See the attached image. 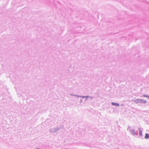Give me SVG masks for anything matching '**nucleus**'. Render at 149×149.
<instances>
[{
    "mask_svg": "<svg viewBox=\"0 0 149 149\" xmlns=\"http://www.w3.org/2000/svg\"><path fill=\"white\" fill-rule=\"evenodd\" d=\"M133 132H134V133H135V131H134Z\"/></svg>",
    "mask_w": 149,
    "mask_h": 149,
    "instance_id": "obj_6",
    "label": "nucleus"
},
{
    "mask_svg": "<svg viewBox=\"0 0 149 149\" xmlns=\"http://www.w3.org/2000/svg\"><path fill=\"white\" fill-rule=\"evenodd\" d=\"M134 102L136 103L141 102L145 103L146 102V100L141 99H137V100H135Z\"/></svg>",
    "mask_w": 149,
    "mask_h": 149,
    "instance_id": "obj_1",
    "label": "nucleus"
},
{
    "mask_svg": "<svg viewBox=\"0 0 149 149\" xmlns=\"http://www.w3.org/2000/svg\"><path fill=\"white\" fill-rule=\"evenodd\" d=\"M143 96L144 97H148L149 99V96L143 95Z\"/></svg>",
    "mask_w": 149,
    "mask_h": 149,
    "instance_id": "obj_4",
    "label": "nucleus"
},
{
    "mask_svg": "<svg viewBox=\"0 0 149 149\" xmlns=\"http://www.w3.org/2000/svg\"><path fill=\"white\" fill-rule=\"evenodd\" d=\"M146 139H148L149 138V134H146L145 137Z\"/></svg>",
    "mask_w": 149,
    "mask_h": 149,
    "instance_id": "obj_2",
    "label": "nucleus"
},
{
    "mask_svg": "<svg viewBox=\"0 0 149 149\" xmlns=\"http://www.w3.org/2000/svg\"><path fill=\"white\" fill-rule=\"evenodd\" d=\"M112 104L113 105H115L116 106H119V104L118 103H113V102H112Z\"/></svg>",
    "mask_w": 149,
    "mask_h": 149,
    "instance_id": "obj_3",
    "label": "nucleus"
},
{
    "mask_svg": "<svg viewBox=\"0 0 149 149\" xmlns=\"http://www.w3.org/2000/svg\"><path fill=\"white\" fill-rule=\"evenodd\" d=\"M142 134V132L141 131H140V135L141 134Z\"/></svg>",
    "mask_w": 149,
    "mask_h": 149,
    "instance_id": "obj_5",
    "label": "nucleus"
}]
</instances>
